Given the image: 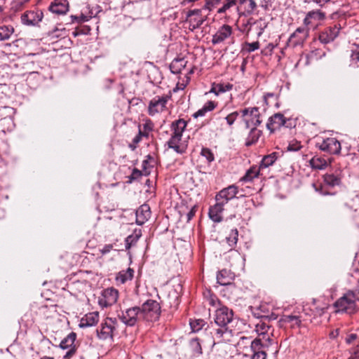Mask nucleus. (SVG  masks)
<instances>
[{
  "label": "nucleus",
  "mask_w": 359,
  "mask_h": 359,
  "mask_svg": "<svg viewBox=\"0 0 359 359\" xmlns=\"http://www.w3.org/2000/svg\"><path fill=\"white\" fill-rule=\"evenodd\" d=\"M112 248H113V245L111 244L105 245L102 249L100 250V252L103 255L107 253H109L111 250Z\"/></svg>",
  "instance_id": "obj_54"
},
{
  "label": "nucleus",
  "mask_w": 359,
  "mask_h": 359,
  "mask_svg": "<svg viewBox=\"0 0 359 359\" xmlns=\"http://www.w3.org/2000/svg\"><path fill=\"white\" fill-rule=\"evenodd\" d=\"M119 318L126 325L133 326L137 321L142 320V317H140V308L134 306L126 309L119 314Z\"/></svg>",
  "instance_id": "obj_6"
},
{
  "label": "nucleus",
  "mask_w": 359,
  "mask_h": 359,
  "mask_svg": "<svg viewBox=\"0 0 359 359\" xmlns=\"http://www.w3.org/2000/svg\"><path fill=\"white\" fill-rule=\"evenodd\" d=\"M41 359H54L53 357H44Z\"/></svg>",
  "instance_id": "obj_64"
},
{
  "label": "nucleus",
  "mask_w": 359,
  "mask_h": 359,
  "mask_svg": "<svg viewBox=\"0 0 359 359\" xmlns=\"http://www.w3.org/2000/svg\"><path fill=\"white\" fill-rule=\"evenodd\" d=\"M308 36L309 29L305 27H298L290 36L287 41V46L293 48L302 46Z\"/></svg>",
  "instance_id": "obj_10"
},
{
  "label": "nucleus",
  "mask_w": 359,
  "mask_h": 359,
  "mask_svg": "<svg viewBox=\"0 0 359 359\" xmlns=\"http://www.w3.org/2000/svg\"><path fill=\"white\" fill-rule=\"evenodd\" d=\"M268 47H269V48H271V50H273V48H274V46H273V44H271V43H269V44L268 45Z\"/></svg>",
  "instance_id": "obj_63"
},
{
  "label": "nucleus",
  "mask_w": 359,
  "mask_h": 359,
  "mask_svg": "<svg viewBox=\"0 0 359 359\" xmlns=\"http://www.w3.org/2000/svg\"><path fill=\"white\" fill-rule=\"evenodd\" d=\"M141 172L137 169H134L132 173V177L133 179L137 178L141 175Z\"/></svg>",
  "instance_id": "obj_59"
},
{
  "label": "nucleus",
  "mask_w": 359,
  "mask_h": 359,
  "mask_svg": "<svg viewBox=\"0 0 359 359\" xmlns=\"http://www.w3.org/2000/svg\"><path fill=\"white\" fill-rule=\"evenodd\" d=\"M144 128H148V130H151V127L150 124H146V125L144 126Z\"/></svg>",
  "instance_id": "obj_61"
},
{
  "label": "nucleus",
  "mask_w": 359,
  "mask_h": 359,
  "mask_svg": "<svg viewBox=\"0 0 359 359\" xmlns=\"http://www.w3.org/2000/svg\"><path fill=\"white\" fill-rule=\"evenodd\" d=\"M150 216L149 206L147 204H143L136 210V223L138 225H142L149 219Z\"/></svg>",
  "instance_id": "obj_21"
},
{
  "label": "nucleus",
  "mask_w": 359,
  "mask_h": 359,
  "mask_svg": "<svg viewBox=\"0 0 359 359\" xmlns=\"http://www.w3.org/2000/svg\"><path fill=\"white\" fill-rule=\"evenodd\" d=\"M359 289L357 292L353 291L347 292L343 297L339 298L334 304L337 311H344L348 313H353L356 311V302L359 300Z\"/></svg>",
  "instance_id": "obj_1"
},
{
  "label": "nucleus",
  "mask_w": 359,
  "mask_h": 359,
  "mask_svg": "<svg viewBox=\"0 0 359 359\" xmlns=\"http://www.w3.org/2000/svg\"><path fill=\"white\" fill-rule=\"evenodd\" d=\"M232 88V85L231 84H222L218 83L215 85V87L212 88V91L215 92L217 95L220 93H224L228 91Z\"/></svg>",
  "instance_id": "obj_43"
},
{
  "label": "nucleus",
  "mask_w": 359,
  "mask_h": 359,
  "mask_svg": "<svg viewBox=\"0 0 359 359\" xmlns=\"http://www.w3.org/2000/svg\"><path fill=\"white\" fill-rule=\"evenodd\" d=\"M261 346V339H256L251 341V348L254 351L251 359H266V354L263 351H259Z\"/></svg>",
  "instance_id": "obj_25"
},
{
  "label": "nucleus",
  "mask_w": 359,
  "mask_h": 359,
  "mask_svg": "<svg viewBox=\"0 0 359 359\" xmlns=\"http://www.w3.org/2000/svg\"><path fill=\"white\" fill-rule=\"evenodd\" d=\"M186 64L187 61L183 58L174 60L170 65L171 72L175 74L181 73L182 69H184Z\"/></svg>",
  "instance_id": "obj_29"
},
{
  "label": "nucleus",
  "mask_w": 359,
  "mask_h": 359,
  "mask_svg": "<svg viewBox=\"0 0 359 359\" xmlns=\"http://www.w3.org/2000/svg\"><path fill=\"white\" fill-rule=\"evenodd\" d=\"M190 346L192 350L198 354L202 353V348L201 346V344L198 339H193L190 341Z\"/></svg>",
  "instance_id": "obj_47"
},
{
  "label": "nucleus",
  "mask_w": 359,
  "mask_h": 359,
  "mask_svg": "<svg viewBox=\"0 0 359 359\" xmlns=\"http://www.w3.org/2000/svg\"><path fill=\"white\" fill-rule=\"evenodd\" d=\"M241 116L246 128H251V134H255L258 137L260 131L257 130L256 127L261 123L259 109L257 107L245 108L241 111Z\"/></svg>",
  "instance_id": "obj_2"
},
{
  "label": "nucleus",
  "mask_w": 359,
  "mask_h": 359,
  "mask_svg": "<svg viewBox=\"0 0 359 359\" xmlns=\"http://www.w3.org/2000/svg\"><path fill=\"white\" fill-rule=\"evenodd\" d=\"M43 17L41 11H29L22 15L21 20L26 25H36L42 20Z\"/></svg>",
  "instance_id": "obj_15"
},
{
  "label": "nucleus",
  "mask_w": 359,
  "mask_h": 359,
  "mask_svg": "<svg viewBox=\"0 0 359 359\" xmlns=\"http://www.w3.org/2000/svg\"><path fill=\"white\" fill-rule=\"evenodd\" d=\"M76 335L75 333L72 332L65 337L60 344V346L62 349H67L69 348H72L76 340Z\"/></svg>",
  "instance_id": "obj_31"
},
{
  "label": "nucleus",
  "mask_w": 359,
  "mask_h": 359,
  "mask_svg": "<svg viewBox=\"0 0 359 359\" xmlns=\"http://www.w3.org/2000/svg\"><path fill=\"white\" fill-rule=\"evenodd\" d=\"M274 1L275 0H261L260 6L264 9H268L269 7H271Z\"/></svg>",
  "instance_id": "obj_53"
},
{
  "label": "nucleus",
  "mask_w": 359,
  "mask_h": 359,
  "mask_svg": "<svg viewBox=\"0 0 359 359\" xmlns=\"http://www.w3.org/2000/svg\"><path fill=\"white\" fill-rule=\"evenodd\" d=\"M233 311L226 306H222L215 311V323L218 326H227L233 319Z\"/></svg>",
  "instance_id": "obj_8"
},
{
  "label": "nucleus",
  "mask_w": 359,
  "mask_h": 359,
  "mask_svg": "<svg viewBox=\"0 0 359 359\" xmlns=\"http://www.w3.org/2000/svg\"><path fill=\"white\" fill-rule=\"evenodd\" d=\"M216 107V104L212 101H209L204 104V106L194 114V117L203 116L208 111L213 110Z\"/></svg>",
  "instance_id": "obj_33"
},
{
  "label": "nucleus",
  "mask_w": 359,
  "mask_h": 359,
  "mask_svg": "<svg viewBox=\"0 0 359 359\" xmlns=\"http://www.w3.org/2000/svg\"><path fill=\"white\" fill-rule=\"evenodd\" d=\"M302 145L299 142H297L296 140L292 141L289 143L287 146V150L292 151H296L301 149Z\"/></svg>",
  "instance_id": "obj_50"
},
{
  "label": "nucleus",
  "mask_w": 359,
  "mask_h": 359,
  "mask_svg": "<svg viewBox=\"0 0 359 359\" xmlns=\"http://www.w3.org/2000/svg\"><path fill=\"white\" fill-rule=\"evenodd\" d=\"M169 98L170 97L168 95L156 96L154 97L149 104L148 110L149 115L154 116L155 114L163 111L166 107V104Z\"/></svg>",
  "instance_id": "obj_9"
},
{
  "label": "nucleus",
  "mask_w": 359,
  "mask_h": 359,
  "mask_svg": "<svg viewBox=\"0 0 359 359\" xmlns=\"http://www.w3.org/2000/svg\"><path fill=\"white\" fill-rule=\"evenodd\" d=\"M238 232L237 229H232L230 234L226 237V242L231 248L236 245L238 241Z\"/></svg>",
  "instance_id": "obj_41"
},
{
  "label": "nucleus",
  "mask_w": 359,
  "mask_h": 359,
  "mask_svg": "<svg viewBox=\"0 0 359 359\" xmlns=\"http://www.w3.org/2000/svg\"><path fill=\"white\" fill-rule=\"evenodd\" d=\"M189 324L193 332H198L204 325V321L201 319L193 320L190 321Z\"/></svg>",
  "instance_id": "obj_46"
},
{
  "label": "nucleus",
  "mask_w": 359,
  "mask_h": 359,
  "mask_svg": "<svg viewBox=\"0 0 359 359\" xmlns=\"http://www.w3.org/2000/svg\"><path fill=\"white\" fill-rule=\"evenodd\" d=\"M140 308L142 320L155 321L158 319L161 313V307L156 301L152 299L147 300Z\"/></svg>",
  "instance_id": "obj_3"
},
{
  "label": "nucleus",
  "mask_w": 359,
  "mask_h": 359,
  "mask_svg": "<svg viewBox=\"0 0 359 359\" xmlns=\"http://www.w3.org/2000/svg\"><path fill=\"white\" fill-rule=\"evenodd\" d=\"M236 6H238V0H226L223 6L217 10V13H224L231 8Z\"/></svg>",
  "instance_id": "obj_37"
},
{
  "label": "nucleus",
  "mask_w": 359,
  "mask_h": 359,
  "mask_svg": "<svg viewBox=\"0 0 359 359\" xmlns=\"http://www.w3.org/2000/svg\"><path fill=\"white\" fill-rule=\"evenodd\" d=\"M357 337L356 334H351L346 338V342L347 344H351L357 339Z\"/></svg>",
  "instance_id": "obj_55"
},
{
  "label": "nucleus",
  "mask_w": 359,
  "mask_h": 359,
  "mask_svg": "<svg viewBox=\"0 0 359 359\" xmlns=\"http://www.w3.org/2000/svg\"><path fill=\"white\" fill-rule=\"evenodd\" d=\"M349 359H359V355H355L354 356L351 357Z\"/></svg>",
  "instance_id": "obj_62"
},
{
  "label": "nucleus",
  "mask_w": 359,
  "mask_h": 359,
  "mask_svg": "<svg viewBox=\"0 0 359 359\" xmlns=\"http://www.w3.org/2000/svg\"><path fill=\"white\" fill-rule=\"evenodd\" d=\"M339 29L340 28L337 25L327 29L320 34V41L326 44L334 41V39L338 36Z\"/></svg>",
  "instance_id": "obj_19"
},
{
  "label": "nucleus",
  "mask_w": 359,
  "mask_h": 359,
  "mask_svg": "<svg viewBox=\"0 0 359 359\" xmlns=\"http://www.w3.org/2000/svg\"><path fill=\"white\" fill-rule=\"evenodd\" d=\"M215 205L210 207L209 210V217L214 222H220L222 220V212L224 211V205L222 203L216 201Z\"/></svg>",
  "instance_id": "obj_20"
},
{
  "label": "nucleus",
  "mask_w": 359,
  "mask_h": 359,
  "mask_svg": "<svg viewBox=\"0 0 359 359\" xmlns=\"http://www.w3.org/2000/svg\"><path fill=\"white\" fill-rule=\"evenodd\" d=\"M277 159L276 153L265 156L260 163L259 168H266L271 165Z\"/></svg>",
  "instance_id": "obj_36"
},
{
  "label": "nucleus",
  "mask_w": 359,
  "mask_h": 359,
  "mask_svg": "<svg viewBox=\"0 0 359 359\" xmlns=\"http://www.w3.org/2000/svg\"><path fill=\"white\" fill-rule=\"evenodd\" d=\"M285 123L286 120L284 116L277 113L269 118L266 127L272 133L285 126Z\"/></svg>",
  "instance_id": "obj_18"
},
{
  "label": "nucleus",
  "mask_w": 359,
  "mask_h": 359,
  "mask_svg": "<svg viewBox=\"0 0 359 359\" xmlns=\"http://www.w3.org/2000/svg\"><path fill=\"white\" fill-rule=\"evenodd\" d=\"M187 127V122L183 119H179L172 124L173 136L182 137V133Z\"/></svg>",
  "instance_id": "obj_28"
},
{
  "label": "nucleus",
  "mask_w": 359,
  "mask_h": 359,
  "mask_svg": "<svg viewBox=\"0 0 359 359\" xmlns=\"http://www.w3.org/2000/svg\"><path fill=\"white\" fill-rule=\"evenodd\" d=\"M203 9L190 10L187 13L186 21L189 23V29L191 32L199 28L208 20V15L202 14Z\"/></svg>",
  "instance_id": "obj_4"
},
{
  "label": "nucleus",
  "mask_w": 359,
  "mask_h": 359,
  "mask_svg": "<svg viewBox=\"0 0 359 359\" xmlns=\"http://www.w3.org/2000/svg\"><path fill=\"white\" fill-rule=\"evenodd\" d=\"M99 321L98 312H91L86 314L81 318L79 327L84 328L95 325Z\"/></svg>",
  "instance_id": "obj_22"
},
{
  "label": "nucleus",
  "mask_w": 359,
  "mask_h": 359,
  "mask_svg": "<svg viewBox=\"0 0 359 359\" xmlns=\"http://www.w3.org/2000/svg\"><path fill=\"white\" fill-rule=\"evenodd\" d=\"M142 135V131H141V130H140L139 135H138V136H137V137L134 139V142H136V143H137V142H140V136H141Z\"/></svg>",
  "instance_id": "obj_60"
},
{
  "label": "nucleus",
  "mask_w": 359,
  "mask_h": 359,
  "mask_svg": "<svg viewBox=\"0 0 359 359\" xmlns=\"http://www.w3.org/2000/svg\"><path fill=\"white\" fill-rule=\"evenodd\" d=\"M196 213V206H194L190 210L189 212L187 213V220L189 221L190 219H192V217L194 216Z\"/></svg>",
  "instance_id": "obj_56"
},
{
  "label": "nucleus",
  "mask_w": 359,
  "mask_h": 359,
  "mask_svg": "<svg viewBox=\"0 0 359 359\" xmlns=\"http://www.w3.org/2000/svg\"><path fill=\"white\" fill-rule=\"evenodd\" d=\"M201 154L205 156L209 162H211L214 160L213 154L208 149H203L201 151Z\"/></svg>",
  "instance_id": "obj_52"
},
{
  "label": "nucleus",
  "mask_w": 359,
  "mask_h": 359,
  "mask_svg": "<svg viewBox=\"0 0 359 359\" xmlns=\"http://www.w3.org/2000/svg\"><path fill=\"white\" fill-rule=\"evenodd\" d=\"M330 163H327L326 159L320 156H313L310 161L309 164L313 169L324 170Z\"/></svg>",
  "instance_id": "obj_27"
},
{
  "label": "nucleus",
  "mask_w": 359,
  "mask_h": 359,
  "mask_svg": "<svg viewBox=\"0 0 359 359\" xmlns=\"http://www.w3.org/2000/svg\"><path fill=\"white\" fill-rule=\"evenodd\" d=\"M233 279V274L226 269L220 271L217 275V281L221 285H229Z\"/></svg>",
  "instance_id": "obj_26"
},
{
  "label": "nucleus",
  "mask_w": 359,
  "mask_h": 359,
  "mask_svg": "<svg viewBox=\"0 0 359 359\" xmlns=\"http://www.w3.org/2000/svg\"><path fill=\"white\" fill-rule=\"evenodd\" d=\"M168 144L170 148L177 153L182 154L185 151L186 147L182 142V137L172 135L168 142Z\"/></svg>",
  "instance_id": "obj_24"
},
{
  "label": "nucleus",
  "mask_w": 359,
  "mask_h": 359,
  "mask_svg": "<svg viewBox=\"0 0 359 359\" xmlns=\"http://www.w3.org/2000/svg\"><path fill=\"white\" fill-rule=\"evenodd\" d=\"M325 184L329 187H334L341 183V179L337 175L332 173H327L323 176Z\"/></svg>",
  "instance_id": "obj_30"
},
{
  "label": "nucleus",
  "mask_w": 359,
  "mask_h": 359,
  "mask_svg": "<svg viewBox=\"0 0 359 359\" xmlns=\"http://www.w3.org/2000/svg\"><path fill=\"white\" fill-rule=\"evenodd\" d=\"M238 192V187L230 185L226 188L222 189L215 196L216 201H219L223 204H226L230 200L234 198Z\"/></svg>",
  "instance_id": "obj_13"
},
{
  "label": "nucleus",
  "mask_w": 359,
  "mask_h": 359,
  "mask_svg": "<svg viewBox=\"0 0 359 359\" xmlns=\"http://www.w3.org/2000/svg\"><path fill=\"white\" fill-rule=\"evenodd\" d=\"M233 33L232 27L229 25H223L220 27L216 33L212 36V43L219 44L229 39Z\"/></svg>",
  "instance_id": "obj_16"
},
{
  "label": "nucleus",
  "mask_w": 359,
  "mask_h": 359,
  "mask_svg": "<svg viewBox=\"0 0 359 359\" xmlns=\"http://www.w3.org/2000/svg\"><path fill=\"white\" fill-rule=\"evenodd\" d=\"M318 147L320 150L332 154H338L341 151L340 142L334 137L324 140L321 143L318 144Z\"/></svg>",
  "instance_id": "obj_11"
},
{
  "label": "nucleus",
  "mask_w": 359,
  "mask_h": 359,
  "mask_svg": "<svg viewBox=\"0 0 359 359\" xmlns=\"http://www.w3.org/2000/svg\"><path fill=\"white\" fill-rule=\"evenodd\" d=\"M69 8L68 2L67 0H55L50 7L49 10L58 15L65 14Z\"/></svg>",
  "instance_id": "obj_23"
},
{
  "label": "nucleus",
  "mask_w": 359,
  "mask_h": 359,
  "mask_svg": "<svg viewBox=\"0 0 359 359\" xmlns=\"http://www.w3.org/2000/svg\"><path fill=\"white\" fill-rule=\"evenodd\" d=\"M257 8L255 0H238L237 11L239 16H248L252 15Z\"/></svg>",
  "instance_id": "obj_14"
},
{
  "label": "nucleus",
  "mask_w": 359,
  "mask_h": 359,
  "mask_svg": "<svg viewBox=\"0 0 359 359\" xmlns=\"http://www.w3.org/2000/svg\"><path fill=\"white\" fill-rule=\"evenodd\" d=\"M259 169L257 167H252L247 171L245 175L241 178L242 181L250 182L257 177L259 173Z\"/></svg>",
  "instance_id": "obj_35"
},
{
  "label": "nucleus",
  "mask_w": 359,
  "mask_h": 359,
  "mask_svg": "<svg viewBox=\"0 0 359 359\" xmlns=\"http://www.w3.org/2000/svg\"><path fill=\"white\" fill-rule=\"evenodd\" d=\"M14 32L12 26L4 25L0 27V41L8 39Z\"/></svg>",
  "instance_id": "obj_32"
},
{
  "label": "nucleus",
  "mask_w": 359,
  "mask_h": 359,
  "mask_svg": "<svg viewBox=\"0 0 359 359\" xmlns=\"http://www.w3.org/2000/svg\"><path fill=\"white\" fill-rule=\"evenodd\" d=\"M116 325V320L115 318H107L102 323L100 328L97 331L98 337L102 340L111 339Z\"/></svg>",
  "instance_id": "obj_7"
},
{
  "label": "nucleus",
  "mask_w": 359,
  "mask_h": 359,
  "mask_svg": "<svg viewBox=\"0 0 359 359\" xmlns=\"http://www.w3.org/2000/svg\"><path fill=\"white\" fill-rule=\"evenodd\" d=\"M1 110L4 112H5L2 115H4V114L10 115L11 114L13 113V109L12 107H2Z\"/></svg>",
  "instance_id": "obj_58"
},
{
  "label": "nucleus",
  "mask_w": 359,
  "mask_h": 359,
  "mask_svg": "<svg viewBox=\"0 0 359 359\" xmlns=\"http://www.w3.org/2000/svg\"><path fill=\"white\" fill-rule=\"evenodd\" d=\"M92 15L93 13H90L89 15H85L83 13H81L80 16H74V18L79 22H84L88 21L92 18Z\"/></svg>",
  "instance_id": "obj_51"
},
{
  "label": "nucleus",
  "mask_w": 359,
  "mask_h": 359,
  "mask_svg": "<svg viewBox=\"0 0 359 359\" xmlns=\"http://www.w3.org/2000/svg\"><path fill=\"white\" fill-rule=\"evenodd\" d=\"M350 66L353 68L359 67V47L352 50Z\"/></svg>",
  "instance_id": "obj_42"
},
{
  "label": "nucleus",
  "mask_w": 359,
  "mask_h": 359,
  "mask_svg": "<svg viewBox=\"0 0 359 359\" xmlns=\"http://www.w3.org/2000/svg\"><path fill=\"white\" fill-rule=\"evenodd\" d=\"M325 18V15L323 12L320 11H311L306 14L304 22L306 26L317 27L318 22L323 20Z\"/></svg>",
  "instance_id": "obj_17"
},
{
  "label": "nucleus",
  "mask_w": 359,
  "mask_h": 359,
  "mask_svg": "<svg viewBox=\"0 0 359 359\" xmlns=\"http://www.w3.org/2000/svg\"><path fill=\"white\" fill-rule=\"evenodd\" d=\"M221 2V0H206L205 5L201 9L208 10L209 12L212 11Z\"/></svg>",
  "instance_id": "obj_45"
},
{
  "label": "nucleus",
  "mask_w": 359,
  "mask_h": 359,
  "mask_svg": "<svg viewBox=\"0 0 359 359\" xmlns=\"http://www.w3.org/2000/svg\"><path fill=\"white\" fill-rule=\"evenodd\" d=\"M238 114H238V111H234V112H232V113L229 114V115H227L225 117V119H226V123H228V125L231 126L232 124H233V123L235 122V121L238 118Z\"/></svg>",
  "instance_id": "obj_49"
},
{
  "label": "nucleus",
  "mask_w": 359,
  "mask_h": 359,
  "mask_svg": "<svg viewBox=\"0 0 359 359\" xmlns=\"http://www.w3.org/2000/svg\"><path fill=\"white\" fill-rule=\"evenodd\" d=\"M255 21L252 18H250L248 20L247 23L245 25V27H248V30L250 31V29H253V22Z\"/></svg>",
  "instance_id": "obj_57"
},
{
  "label": "nucleus",
  "mask_w": 359,
  "mask_h": 359,
  "mask_svg": "<svg viewBox=\"0 0 359 359\" xmlns=\"http://www.w3.org/2000/svg\"><path fill=\"white\" fill-rule=\"evenodd\" d=\"M281 321L286 323H291L292 327L299 326L301 323L299 316L292 315L284 316Z\"/></svg>",
  "instance_id": "obj_39"
},
{
  "label": "nucleus",
  "mask_w": 359,
  "mask_h": 359,
  "mask_svg": "<svg viewBox=\"0 0 359 359\" xmlns=\"http://www.w3.org/2000/svg\"><path fill=\"white\" fill-rule=\"evenodd\" d=\"M220 327L215 330L212 334L213 345L216 343H226L230 342L233 337V333L226 326H219Z\"/></svg>",
  "instance_id": "obj_12"
},
{
  "label": "nucleus",
  "mask_w": 359,
  "mask_h": 359,
  "mask_svg": "<svg viewBox=\"0 0 359 359\" xmlns=\"http://www.w3.org/2000/svg\"><path fill=\"white\" fill-rule=\"evenodd\" d=\"M269 330V326L264 322L260 320L257 324H255V330L259 335H262L263 337L267 334Z\"/></svg>",
  "instance_id": "obj_38"
},
{
  "label": "nucleus",
  "mask_w": 359,
  "mask_h": 359,
  "mask_svg": "<svg viewBox=\"0 0 359 359\" xmlns=\"http://www.w3.org/2000/svg\"><path fill=\"white\" fill-rule=\"evenodd\" d=\"M141 234L140 233H136L135 236H129L127 237L126 242V248H129L133 243H136L139 238L140 237Z\"/></svg>",
  "instance_id": "obj_48"
},
{
  "label": "nucleus",
  "mask_w": 359,
  "mask_h": 359,
  "mask_svg": "<svg viewBox=\"0 0 359 359\" xmlns=\"http://www.w3.org/2000/svg\"><path fill=\"white\" fill-rule=\"evenodd\" d=\"M259 48V41H255L252 43L245 42L243 45V50L247 53H252Z\"/></svg>",
  "instance_id": "obj_44"
},
{
  "label": "nucleus",
  "mask_w": 359,
  "mask_h": 359,
  "mask_svg": "<svg viewBox=\"0 0 359 359\" xmlns=\"http://www.w3.org/2000/svg\"><path fill=\"white\" fill-rule=\"evenodd\" d=\"M253 29L257 30V35L260 36L264 29L267 27V23L264 19L259 18V20L253 22Z\"/></svg>",
  "instance_id": "obj_40"
},
{
  "label": "nucleus",
  "mask_w": 359,
  "mask_h": 359,
  "mask_svg": "<svg viewBox=\"0 0 359 359\" xmlns=\"http://www.w3.org/2000/svg\"><path fill=\"white\" fill-rule=\"evenodd\" d=\"M134 271L128 268L126 271H122L118 273L116 279L121 283H124L128 280H131L133 277Z\"/></svg>",
  "instance_id": "obj_34"
},
{
  "label": "nucleus",
  "mask_w": 359,
  "mask_h": 359,
  "mask_svg": "<svg viewBox=\"0 0 359 359\" xmlns=\"http://www.w3.org/2000/svg\"><path fill=\"white\" fill-rule=\"evenodd\" d=\"M118 298V291L114 287H108L102 290L98 297V304L102 308L114 305Z\"/></svg>",
  "instance_id": "obj_5"
}]
</instances>
